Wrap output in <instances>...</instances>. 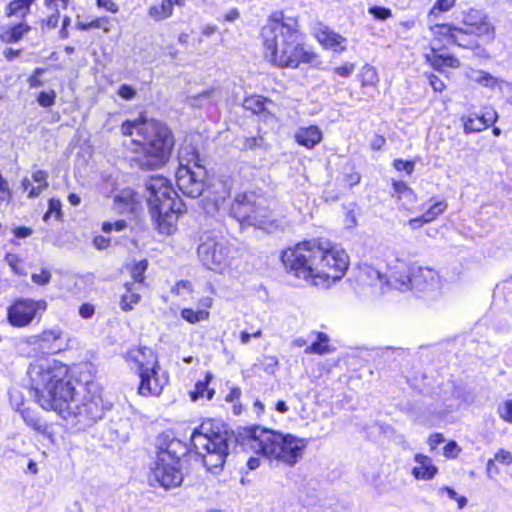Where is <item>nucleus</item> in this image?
Returning a JSON list of instances; mask_svg holds the SVG:
<instances>
[{
  "instance_id": "nucleus-1",
  "label": "nucleus",
  "mask_w": 512,
  "mask_h": 512,
  "mask_svg": "<svg viewBox=\"0 0 512 512\" xmlns=\"http://www.w3.org/2000/svg\"><path fill=\"white\" fill-rule=\"evenodd\" d=\"M27 374L31 394L44 410L54 411L64 420L81 427L91 426L103 417L99 396L77 399V382L65 364L56 360H36L30 364Z\"/></svg>"
},
{
  "instance_id": "nucleus-2",
  "label": "nucleus",
  "mask_w": 512,
  "mask_h": 512,
  "mask_svg": "<svg viewBox=\"0 0 512 512\" xmlns=\"http://www.w3.org/2000/svg\"><path fill=\"white\" fill-rule=\"evenodd\" d=\"M286 269L316 286H329L340 280L349 265L347 253L338 247L324 248L315 241L298 243L281 256Z\"/></svg>"
},
{
  "instance_id": "nucleus-3",
  "label": "nucleus",
  "mask_w": 512,
  "mask_h": 512,
  "mask_svg": "<svg viewBox=\"0 0 512 512\" xmlns=\"http://www.w3.org/2000/svg\"><path fill=\"white\" fill-rule=\"evenodd\" d=\"M265 56L280 68H297L313 63L316 55L303 45V35L296 18L274 13L261 31Z\"/></svg>"
},
{
  "instance_id": "nucleus-4",
  "label": "nucleus",
  "mask_w": 512,
  "mask_h": 512,
  "mask_svg": "<svg viewBox=\"0 0 512 512\" xmlns=\"http://www.w3.org/2000/svg\"><path fill=\"white\" fill-rule=\"evenodd\" d=\"M138 136L141 140H134L138 146L132 162L141 170H155L164 166L174 147V137L171 130L161 121L143 120L139 127Z\"/></svg>"
},
{
  "instance_id": "nucleus-5",
  "label": "nucleus",
  "mask_w": 512,
  "mask_h": 512,
  "mask_svg": "<svg viewBox=\"0 0 512 512\" xmlns=\"http://www.w3.org/2000/svg\"><path fill=\"white\" fill-rule=\"evenodd\" d=\"M245 436L246 445L255 453L288 466L298 462L308 444L304 438L259 427L246 431Z\"/></svg>"
},
{
  "instance_id": "nucleus-6",
  "label": "nucleus",
  "mask_w": 512,
  "mask_h": 512,
  "mask_svg": "<svg viewBox=\"0 0 512 512\" xmlns=\"http://www.w3.org/2000/svg\"><path fill=\"white\" fill-rule=\"evenodd\" d=\"M145 197L152 219L162 234H171L185 205L178 198L169 180L161 175L150 177L145 183Z\"/></svg>"
},
{
  "instance_id": "nucleus-7",
  "label": "nucleus",
  "mask_w": 512,
  "mask_h": 512,
  "mask_svg": "<svg viewBox=\"0 0 512 512\" xmlns=\"http://www.w3.org/2000/svg\"><path fill=\"white\" fill-rule=\"evenodd\" d=\"M211 420L204 421L191 434V442L203 464L213 474L219 473L226 461L229 445L226 432Z\"/></svg>"
},
{
  "instance_id": "nucleus-8",
  "label": "nucleus",
  "mask_w": 512,
  "mask_h": 512,
  "mask_svg": "<svg viewBox=\"0 0 512 512\" xmlns=\"http://www.w3.org/2000/svg\"><path fill=\"white\" fill-rule=\"evenodd\" d=\"M199 241L197 255L205 268L219 274L232 268L237 251L229 241L209 232H204Z\"/></svg>"
},
{
  "instance_id": "nucleus-9",
  "label": "nucleus",
  "mask_w": 512,
  "mask_h": 512,
  "mask_svg": "<svg viewBox=\"0 0 512 512\" xmlns=\"http://www.w3.org/2000/svg\"><path fill=\"white\" fill-rule=\"evenodd\" d=\"M197 155L186 165L182 162L176 171V184L178 189L187 197L197 198L204 192L206 171L199 163Z\"/></svg>"
},
{
  "instance_id": "nucleus-10",
  "label": "nucleus",
  "mask_w": 512,
  "mask_h": 512,
  "mask_svg": "<svg viewBox=\"0 0 512 512\" xmlns=\"http://www.w3.org/2000/svg\"><path fill=\"white\" fill-rule=\"evenodd\" d=\"M47 308L45 300H33L29 298L17 299L7 309V319L13 327H26L37 316L39 312H44Z\"/></svg>"
},
{
  "instance_id": "nucleus-11",
  "label": "nucleus",
  "mask_w": 512,
  "mask_h": 512,
  "mask_svg": "<svg viewBox=\"0 0 512 512\" xmlns=\"http://www.w3.org/2000/svg\"><path fill=\"white\" fill-rule=\"evenodd\" d=\"M182 481L183 475L178 463L167 459L161 461L160 457L156 456L149 474V482L151 485H159L168 490L179 486Z\"/></svg>"
},
{
  "instance_id": "nucleus-12",
  "label": "nucleus",
  "mask_w": 512,
  "mask_h": 512,
  "mask_svg": "<svg viewBox=\"0 0 512 512\" xmlns=\"http://www.w3.org/2000/svg\"><path fill=\"white\" fill-rule=\"evenodd\" d=\"M140 385L139 394L143 396H158L161 394L164 385L167 383L165 376L159 375V363L155 359L151 368L140 365Z\"/></svg>"
},
{
  "instance_id": "nucleus-13",
  "label": "nucleus",
  "mask_w": 512,
  "mask_h": 512,
  "mask_svg": "<svg viewBox=\"0 0 512 512\" xmlns=\"http://www.w3.org/2000/svg\"><path fill=\"white\" fill-rule=\"evenodd\" d=\"M410 289L430 294L440 291L441 278L437 271L428 267H417L411 273Z\"/></svg>"
},
{
  "instance_id": "nucleus-14",
  "label": "nucleus",
  "mask_w": 512,
  "mask_h": 512,
  "mask_svg": "<svg viewBox=\"0 0 512 512\" xmlns=\"http://www.w3.org/2000/svg\"><path fill=\"white\" fill-rule=\"evenodd\" d=\"M259 196L253 192L238 194L230 207V215L242 224H248L249 217L257 207Z\"/></svg>"
},
{
  "instance_id": "nucleus-15",
  "label": "nucleus",
  "mask_w": 512,
  "mask_h": 512,
  "mask_svg": "<svg viewBox=\"0 0 512 512\" xmlns=\"http://www.w3.org/2000/svg\"><path fill=\"white\" fill-rule=\"evenodd\" d=\"M187 453L186 444L179 439L170 437L168 434H164L159 439V450L157 457H160L161 461L165 459L180 463V458Z\"/></svg>"
},
{
  "instance_id": "nucleus-16",
  "label": "nucleus",
  "mask_w": 512,
  "mask_h": 512,
  "mask_svg": "<svg viewBox=\"0 0 512 512\" xmlns=\"http://www.w3.org/2000/svg\"><path fill=\"white\" fill-rule=\"evenodd\" d=\"M463 24L465 29L478 37H487L488 39L494 37L493 26L479 10L470 9L464 16Z\"/></svg>"
},
{
  "instance_id": "nucleus-17",
  "label": "nucleus",
  "mask_w": 512,
  "mask_h": 512,
  "mask_svg": "<svg viewBox=\"0 0 512 512\" xmlns=\"http://www.w3.org/2000/svg\"><path fill=\"white\" fill-rule=\"evenodd\" d=\"M37 344L47 354H57L67 347L66 338L58 328L44 331L38 337Z\"/></svg>"
},
{
  "instance_id": "nucleus-18",
  "label": "nucleus",
  "mask_w": 512,
  "mask_h": 512,
  "mask_svg": "<svg viewBox=\"0 0 512 512\" xmlns=\"http://www.w3.org/2000/svg\"><path fill=\"white\" fill-rule=\"evenodd\" d=\"M407 264L403 260H396V265L389 267V275H385L384 286H390L399 291L410 289L411 276L407 273Z\"/></svg>"
},
{
  "instance_id": "nucleus-19",
  "label": "nucleus",
  "mask_w": 512,
  "mask_h": 512,
  "mask_svg": "<svg viewBox=\"0 0 512 512\" xmlns=\"http://www.w3.org/2000/svg\"><path fill=\"white\" fill-rule=\"evenodd\" d=\"M141 205V197L130 188L120 190L113 199V209L117 213H134Z\"/></svg>"
},
{
  "instance_id": "nucleus-20",
  "label": "nucleus",
  "mask_w": 512,
  "mask_h": 512,
  "mask_svg": "<svg viewBox=\"0 0 512 512\" xmlns=\"http://www.w3.org/2000/svg\"><path fill=\"white\" fill-rule=\"evenodd\" d=\"M265 203V199L259 196L257 207H255L252 216L249 217L247 225L272 232L278 225L276 221L271 218L270 210Z\"/></svg>"
},
{
  "instance_id": "nucleus-21",
  "label": "nucleus",
  "mask_w": 512,
  "mask_h": 512,
  "mask_svg": "<svg viewBox=\"0 0 512 512\" xmlns=\"http://www.w3.org/2000/svg\"><path fill=\"white\" fill-rule=\"evenodd\" d=\"M416 466L413 467L411 474L417 480H432L438 472V468L433 464L432 459L424 454L417 453L414 456Z\"/></svg>"
},
{
  "instance_id": "nucleus-22",
  "label": "nucleus",
  "mask_w": 512,
  "mask_h": 512,
  "mask_svg": "<svg viewBox=\"0 0 512 512\" xmlns=\"http://www.w3.org/2000/svg\"><path fill=\"white\" fill-rule=\"evenodd\" d=\"M316 37L319 43L323 45L325 48L332 49L336 52H341L346 49V38L329 29L328 27L319 29L316 34Z\"/></svg>"
},
{
  "instance_id": "nucleus-23",
  "label": "nucleus",
  "mask_w": 512,
  "mask_h": 512,
  "mask_svg": "<svg viewBox=\"0 0 512 512\" xmlns=\"http://www.w3.org/2000/svg\"><path fill=\"white\" fill-rule=\"evenodd\" d=\"M295 139L299 145L311 149L321 142L322 132L314 125L299 128L295 134Z\"/></svg>"
},
{
  "instance_id": "nucleus-24",
  "label": "nucleus",
  "mask_w": 512,
  "mask_h": 512,
  "mask_svg": "<svg viewBox=\"0 0 512 512\" xmlns=\"http://www.w3.org/2000/svg\"><path fill=\"white\" fill-rule=\"evenodd\" d=\"M385 275L370 264H362L359 267L358 279L365 285L384 287Z\"/></svg>"
},
{
  "instance_id": "nucleus-25",
  "label": "nucleus",
  "mask_w": 512,
  "mask_h": 512,
  "mask_svg": "<svg viewBox=\"0 0 512 512\" xmlns=\"http://www.w3.org/2000/svg\"><path fill=\"white\" fill-rule=\"evenodd\" d=\"M31 26L20 22L13 26L3 27L0 38L5 43H16L23 39L31 31Z\"/></svg>"
},
{
  "instance_id": "nucleus-26",
  "label": "nucleus",
  "mask_w": 512,
  "mask_h": 512,
  "mask_svg": "<svg viewBox=\"0 0 512 512\" xmlns=\"http://www.w3.org/2000/svg\"><path fill=\"white\" fill-rule=\"evenodd\" d=\"M466 77L470 81L475 82L489 89H495L503 82L500 81L498 78L494 77L493 75H491L490 73L477 69H469L466 72Z\"/></svg>"
},
{
  "instance_id": "nucleus-27",
  "label": "nucleus",
  "mask_w": 512,
  "mask_h": 512,
  "mask_svg": "<svg viewBox=\"0 0 512 512\" xmlns=\"http://www.w3.org/2000/svg\"><path fill=\"white\" fill-rule=\"evenodd\" d=\"M427 60L436 70H442L445 67L458 68L460 67V61L458 58L452 55L437 54L436 49L433 47L431 54L426 55Z\"/></svg>"
},
{
  "instance_id": "nucleus-28",
  "label": "nucleus",
  "mask_w": 512,
  "mask_h": 512,
  "mask_svg": "<svg viewBox=\"0 0 512 512\" xmlns=\"http://www.w3.org/2000/svg\"><path fill=\"white\" fill-rule=\"evenodd\" d=\"M474 33H471L469 30L465 28L457 27L454 32V36L452 39V44H455L461 48L474 50L479 48V44L476 39L473 37Z\"/></svg>"
},
{
  "instance_id": "nucleus-29",
  "label": "nucleus",
  "mask_w": 512,
  "mask_h": 512,
  "mask_svg": "<svg viewBox=\"0 0 512 512\" xmlns=\"http://www.w3.org/2000/svg\"><path fill=\"white\" fill-rule=\"evenodd\" d=\"M316 335V340L305 349L307 354L325 355L331 353L334 349L328 344L329 337L323 332H313Z\"/></svg>"
},
{
  "instance_id": "nucleus-30",
  "label": "nucleus",
  "mask_w": 512,
  "mask_h": 512,
  "mask_svg": "<svg viewBox=\"0 0 512 512\" xmlns=\"http://www.w3.org/2000/svg\"><path fill=\"white\" fill-rule=\"evenodd\" d=\"M216 186H220L222 190L217 191V195L212 199L211 203L208 202L204 206V209L207 212V214H213L214 212L218 211L220 208V204H222L226 197L230 195V187L227 185V182L218 181L216 184L213 185V187L215 188Z\"/></svg>"
},
{
  "instance_id": "nucleus-31",
  "label": "nucleus",
  "mask_w": 512,
  "mask_h": 512,
  "mask_svg": "<svg viewBox=\"0 0 512 512\" xmlns=\"http://www.w3.org/2000/svg\"><path fill=\"white\" fill-rule=\"evenodd\" d=\"M36 0H13L5 10L8 17L19 16L24 19L30 13V7Z\"/></svg>"
},
{
  "instance_id": "nucleus-32",
  "label": "nucleus",
  "mask_w": 512,
  "mask_h": 512,
  "mask_svg": "<svg viewBox=\"0 0 512 512\" xmlns=\"http://www.w3.org/2000/svg\"><path fill=\"white\" fill-rule=\"evenodd\" d=\"M173 14V7L170 0H163L158 5H153L148 10V15L155 21H163Z\"/></svg>"
},
{
  "instance_id": "nucleus-33",
  "label": "nucleus",
  "mask_w": 512,
  "mask_h": 512,
  "mask_svg": "<svg viewBox=\"0 0 512 512\" xmlns=\"http://www.w3.org/2000/svg\"><path fill=\"white\" fill-rule=\"evenodd\" d=\"M19 413L21 414L24 422L32 429L40 434H45L47 432V425L37 417L34 411L29 408H23Z\"/></svg>"
},
{
  "instance_id": "nucleus-34",
  "label": "nucleus",
  "mask_w": 512,
  "mask_h": 512,
  "mask_svg": "<svg viewBox=\"0 0 512 512\" xmlns=\"http://www.w3.org/2000/svg\"><path fill=\"white\" fill-rule=\"evenodd\" d=\"M456 26H452L449 24H433L430 26V30L433 36L438 41H447L452 43V39L454 36V32L456 31Z\"/></svg>"
},
{
  "instance_id": "nucleus-35",
  "label": "nucleus",
  "mask_w": 512,
  "mask_h": 512,
  "mask_svg": "<svg viewBox=\"0 0 512 512\" xmlns=\"http://www.w3.org/2000/svg\"><path fill=\"white\" fill-rule=\"evenodd\" d=\"M133 283H126V293L121 296L120 307L123 311H130L140 301V295L133 289Z\"/></svg>"
},
{
  "instance_id": "nucleus-36",
  "label": "nucleus",
  "mask_w": 512,
  "mask_h": 512,
  "mask_svg": "<svg viewBox=\"0 0 512 512\" xmlns=\"http://www.w3.org/2000/svg\"><path fill=\"white\" fill-rule=\"evenodd\" d=\"M267 100L259 95L247 97L243 101V107L255 114H259L266 109Z\"/></svg>"
},
{
  "instance_id": "nucleus-37",
  "label": "nucleus",
  "mask_w": 512,
  "mask_h": 512,
  "mask_svg": "<svg viewBox=\"0 0 512 512\" xmlns=\"http://www.w3.org/2000/svg\"><path fill=\"white\" fill-rule=\"evenodd\" d=\"M181 317L190 324H196L209 318V312L203 309L193 310L184 308L181 311Z\"/></svg>"
},
{
  "instance_id": "nucleus-38",
  "label": "nucleus",
  "mask_w": 512,
  "mask_h": 512,
  "mask_svg": "<svg viewBox=\"0 0 512 512\" xmlns=\"http://www.w3.org/2000/svg\"><path fill=\"white\" fill-rule=\"evenodd\" d=\"M212 378L210 374H207L205 381H198L195 385V390L191 393V397L193 400L198 398L206 397L208 400H211L214 396V390L208 389V382Z\"/></svg>"
},
{
  "instance_id": "nucleus-39",
  "label": "nucleus",
  "mask_w": 512,
  "mask_h": 512,
  "mask_svg": "<svg viewBox=\"0 0 512 512\" xmlns=\"http://www.w3.org/2000/svg\"><path fill=\"white\" fill-rule=\"evenodd\" d=\"M147 260H141L135 262L130 267L131 276L136 283H142L144 281V273L147 270Z\"/></svg>"
},
{
  "instance_id": "nucleus-40",
  "label": "nucleus",
  "mask_w": 512,
  "mask_h": 512,
  "mask_svg": "<svg viewBox=\"0 0 512 512\" xmlns=\"http://www.w3.org/2000/svg\"><path fill=\"white\" fill-rule=\"evenodd\" d=\"M237 147L243 150L254 149L256 147H260L263 144V137L254 136V137H239L236 140Z\"/></svg>"
},
{
  "instance_id": "nucleus-41",
  "label": "nucleus",
  "mask_w": 512,
  "mask_h": 512,
  "mask_svg": "<svg viewBox=\"0 0 512 512\" xmlns=\"http://www.w3.org/2000/svg\"><path fill=\"white\" fill-rule=\"evenodd\" d=\"M447 206L445 201L436 202L423 214L424 221H433L447 209Z\"/></svg>"
},
{
  "instance_id": "nucleus-42",
  "label": "nucleus",
  "mask_w": 512,
  "mask_h": 512,
  "mask_svg": "<svg viewBox=\"0 0 512 512\" xmlns=\"http://www.w3.org/2000/svg\"><path fill=\"white\" fill-rule=\"evenodd\" d=\"M484 129H486V124L478 116L475 118L468 117L464 120V132L466 134L480 132Z\"/></svg>"
},
{
  "instance_id": "nucleus-43",
  "label": "nucleus",
  "mask_w": 512,
  "mask_h": 512,
  "mask_svg": "<svg viewBox=\"0 0 512 512\" xmlns=\"http://www.w3.org/2000/svg\"><path fill=\"white\" fill-rule=\"evenodd\" d=\"M361 76L363 86H374L378 82L377 71L370 65H365L362 68Z\"/></svg>"
},
{
  "instance_id": "nucleus-44",
  "label": "nucleus",
  "mask_w": 512,
  "mask_h": 512,
  "mask_svg": "<svg viewBox=\"0 0 512 512\" xmlns=\"http://www.w3.org/2000/svg\"><path fill=\"white\" fill-rule=\"evenodd\" d=\"M455 4V0H437L433 8L430 10L428 15L429 23L434 22V16H436V12H447L449 11Z\"/></svg>"
},
{
  "instance_id": "nucleus-45",
  "label": "nucleus",
  "mask_w": 512,
  "mask_h": 512,
  "mask_svg": "<svg viewBox=\"0 0 512 512\" xmlns=\"http://www.w3.org/2000/svg\"><path fill=\"white\" fill-rule=\"evenodd\" d=\"M393 190L399 196V198H408L410 202H413L415 200V194L413 190L410 187H408L405 182H394Z\"/></svg>"
},
{
  "instance_id": "nucleus-46",
  "label": "nucleus",
  "mask_w": 512,
  "mask_h": 512,
  "mask_svg": "<svg viewBox=\"0 0 512 512\" xmlns=\"http://www.w3.org/2000/svg\"><path fill=\"white\" fill-rule=\"evenodd\" d=\"M61 202L59 199L51 198L49 200L48 211L44 214L43 220L47 221L52 215H55L56 219L61 217Z\"/></svg>"
},
{
  "instance_id": "nucleus-47",
  "label": "nucleus",
  "mask_w": 512,
  "mask_h": 512,
  "mask_svg": "<svg viewBox=\"0 0 512 512\" xmlns=\"http://www.w3.org/2000/svg\"><path fill=\"white\" fill-rule=\"evenodd\" d=\"M499 417L507 423H512V400H506L497 408Z\"/></svg>"
},
{
  "instance_id": "nucleus-48",
  "label": "nucleus",
  "mask_w": 512,
  "mask_h": 512,
  "mask_svg": "<svg viewBox=\"0 0 512 512\" xmlns=\"http://www.w3.org/2000/svg\"><path fill=\"white\" fill-rule=\"evenodd\" d=\"M5 262L8 264V266L12 269V271L17 275H25L26 272L19 268L18 265L21 262V259L18 255L14 253H7L4 258Z\"/></svg>"
},
{
  "instance_id": "nucleus-49",
  "label": "nucleus",
  "mask_w": 512,
  "mask_h": 512,
  "mask_svg": "<svg viewBox=\"0 0 512 512\" xmlns=\"http://www.w3.org/2000/svg\"><path fill=\"white\" fill-rule=\"evenodd\" d=\"M51 278L52 274L50 270L45 268L41 269L40 273H33L31 275L32 282L40 286L47 285L51 281Z\"/></svg>"
},
{
  "instance_id": "nucleus-50",
  "label": "nucleus",
  "mask_w": 512,
  "mask_h": 512,
  "mask_svg": "<svg viewBox=\"0 0 512 512\" xmlns=\"http://www.w3.org/2000/svg\"><path fill=\"white\" fill-rule=\"evenodd\" d=\"M56 93L54 90L49 92L42 91L40 92L37 101L41 107H51L55 104Z\"/></svg>"
},
{
  "instance_id": "nucleus-51",
  "label": "nucleus",
  "mask_w": 512,
  "mask_h": 512,
  "mask_svg": "<svg viewBox=\"0 0 512 512\" xmlns=\"http://www.w3.org/2000/svg\"><path fill=\"white\" fill-rule=\"evenodd\" d=\"M92 29H102L105 34L111 31V20L108 17H99L90 22Z\"/></svg>"
},
{
  "instance_id": "nucleus-52",
  "label": "nucleus",
  "mask_w": 512,
  "mask_h": 512,
  "mask_svg": "<svg viewBox=\"0 0 512 512\" xmlns=\"http://www.w3.org/2000/svg\"><path fill=\"white\" fill-rule=\"evenodd\" d=\"M368 12L378 20H386L392 16V11L389 8L381 6H372L368 9Z\"/></svg>"
},
{
  "instance_id": "nucleus-53",
  "label": "nucleus",
  "mask_w": 512,
  "mask_h": 512,
  "mask_svg": "<svg viewBox=\"0 0 512 512\" xmlns=\"http://www.w3.org/2000/svg\"><path fill=\"white\" fill-rule=\"evenodd\" d=\"M143 121H125L121 125V131L126 136H131L136 132L138 135L139 127L142 126Z\"/></svg>"
},
{
  "instance_id": "nucleus-54",
  "label": "nucleus",
  "mask_w": 512,
  "mask_h": 512,
  "mask_svg": "<svg viewBox=\"0 0 512 512\" xmlns=\"http://www.w3.org/2000/svg\"><path fill=\"white\" fill-rule=\"evenodd\" d=\"M262 365L265 372L273 374L278 368V359L275 356H264Z\"/></svg>"
},
{
  "instance_id": "nucleus-55",
  "label": "nucleus",
  "mask_w": 512,
  "mask_h": 512,
  "mask_svg": "<svg viewBox=\"0 0 512 512\" xmlns=\"http://www.w3.org/2000/svg\"><path fill=\"white\" fill-rule=\"evenodd\" d=\"M393 166L398 171H405L407 174H411L414 170L415 163L412 161L396 159L394 160Z\"/></svg>"
},
{
  "instance_id": "nucleus-56",
  "label": "nucleus",
  "mask_w": 512,
  "mask_h": 512,
  "mask_svg": "<svg viewBox=\"0 0 512 512\" xmlns=\"http://www.w3.org/2000/svg\"><path fill=\"white\" fill-rule=\"evenodd\" d=\"M69 0H44L45 6L52 12H59L60 9H66Z\"/></svg>"
},
{
  "instance_id": "nucleus-57",
  "label": "nucleus",
  "mask_w": 512,
  "mask_h": 512,
  "mask_svg": "<svg viewBox=\"0 0 512 512\" xmlns=\"http://www.w3.org/2000/svg\"><path fill=\"white\" fill-rule=\"evenodd\" d=\"M10 402L17 412H20L24 408L23 397L17 390L10 391Z\"/></svg>"
},
{
  "instance_id": "nucleus-58",
  "label": "nucleus",
  "mask_w": 512,
  "mask_h": 512,
  "mask_svg": "<svg viewBox=\"0 0 512 512\" xmlns=\"http://www.w3.org/2000/svg\"><path fill=\"white\" fill-rule=\"evenodd\" d=\"M126 226H127V223L124 220H118L114 223L105 222L102 225V230L105 233H110L112 230L122 231L123 229L126 228Z\"/></svg>"
},
{
  "instance_id": "nucleus-59",
  "label": "nucleus",
  "mask_w": 512,
  "mask_h": 512,
  "mask_svg": "<svg viewBox=\"0 0 512 512\" xmlns=\"http://www.w3.org/2000/svg\"><path fill=\"white\" fill-rule=\"evenodd\" d=\"M494 459L506 466H509L512 464V454L509 451H506L504 449H500L494 456Z\"/></svg>"
},
{
  "instance_id": "nucleus-60",
  "label": "nucleus",
  "mask_w": 512,
  "mask_h": 512,
  "mask_svg": "<svg viewBox=\"0 0 512 512\" xmlns=\"http://www.w3.org/2000/svg\"><path fill=\"white\" fill-rule=\"evenodd\" d=\"M355 66L352 63H346L342 66L334 68V73L340 77L348 78L354 72Z\"/></svg>"
},
{
  "instance_id": "nucleus-61",
  "label": "nucleus",
  "mask_w": 512,
  "mask_h": 512,
  "mask_svg": "<svg viewBox=\"0 0 512 512\" xmlns=\"http://www.w3.org/2000/svg\"><path fill=\"white\" fill-rule=\"evenodd\" d=\"M11 199V191L8 182L0 174V200L9 202Z\"/></svg>"
},
{
  "instance_id": "nucleus-62",
  "label": "nucleus",
  "mask_w": 512,
  "mask_h": 512,
  "mask_svg": "<svg viewBox=\"0 0 512 512\" xmlns=\"http://www.w3.org/2000/svg\"><path fill=\"white\" fill-rule=\"evenodd\" d=\"M460 449L458 448V445L455 441H450L444 446V455L448 458H455L457 457Z\"/></svg>"
},
{
  "instance_id": "nucleus-63",
  "label": "nucleus",
  "mask_w": 512,
  "mask_h": 512,
  "mask_svg": "<svg viewBox=\"0 0 512 512\" xmlns=\"http://www.w3.org/2000/svg\"><path fill=\"white\" fill-rule=\"evenodd\" d=\"M119 96L125 100H131L135 97L136 91L129 85H122L118 91Z\"/></svg>"
},
{
  "instance_id": "nucleus-64",
  "label": "nucleus",
  "mask_w": 512,
  "mask_h": 512,
  "mask_svg": "<svg viewBox=\"0 0 512 512\" xmlns=\"http://www.w3.org/2000/svg\"><path fill=\"white\" fill-rule=\"evenodd\" d=\"M429 83L435 92H442L445 89V83L436 75L429 76Z\"/></svg>"
}]
</instances>
